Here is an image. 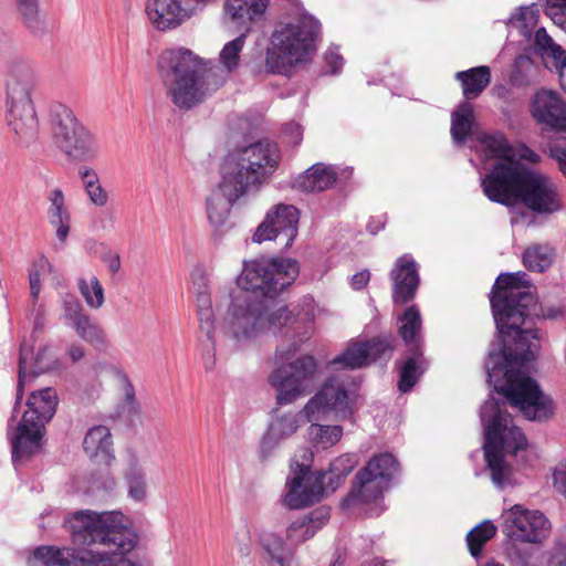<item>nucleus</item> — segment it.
Here are the masks:
<instances>
[{
  "label": "nucleus",
  "mask_w": 566,
  "mask_h": 566,
  "mask_svg": "<svg viewBox=\"0 0 566 566\" xmlns=\"http://www.w3.org/2000/svg\"><path fill=\"white\" fill-rule=\"evenodd\" d=\"M490 304L497 332L484 367L488 382L502 396H490L481 406L480 419L484 431L483 451L491 480L503 489L511 475L505 453L526 450L527 438L521 428L512 424L506 405L517 408L530 421L546 422L554 416V401L524 367L535 359L539 347V329L524 327L539 317L534 291H515L514 281L501 273L492 287Z\"/></svg>",
  "instance_id": "obj_1"
},
{
  "label": "nucleus",
  "mask_w": 566,
  "mask_h": 566,
  "mask_svg": "<svg viewBox=\"0 0 566 566\" xmlns=\"http://www.w3.org/2000/svg\"><path fill=\"white\" fill-rule=\"evenodd\" d=\"M300 274L295 259L280 256L252 260L244 263L237 283L242 292L231 297L230 325L226 335L237 349L253 344L266 332L282 338L276 346V359L284 360L295 354L310 338L307 324L286 305L272 311L279 295L291 286Z\"/></svg>",
  "instance_id": "obj_2"
},
{
  "label": "nucleus",
  "mask_w": 566,
  "mask_h": 566,
  "mask_svg": "<svg viewBox=\"0 0 566 566\" xmlns=\"http://www.w3.org/2000/svg\"><path fill=\"white\" fill-rule=\"evenodd\" d=\"M63 526L71 545L39 546L28 557V566H142L127 556L138 535L122 512L78 510L64 517Z\"/></svg>",
  "instance_id": "obj_3"
},
{
  "label": "nucleus",
  "mask_w": 566,
  "mask_h": 566,
  "mask_svg": "<svg viewBox=\"0 0 566 566\" xmlns=\"http://www.w3.org/2000/svg\"><path fill=\"white\" fill-rule=\"evenodd\" d=\"M243 34L227 42L219 54L220 65L186 48L164 51L157 61L158 74L171 103L189 111L217 92L240 63Z\"/></svg>",
  "instance_id": "obj_4"
},
{
  "label": "nucleus",
  "mask_w": 566,
  "mask_h": 566,
  "mask_svg": "<svg viewBox=\"0 0 566 566\" xmlns=\"http://www.w3.org/2000/svg\"><path fill=\"white\" fill-rule=\"evenodd\" d=\"M274 143L260 140L231 153L224 163L218 191L207 198V216L213 227L226 223L233 205L252 188L258 189L279 167Z\"/></svg>",
  "instance_id": "obj_5"
},
{
  "label": "nucleus",
  "mask_w": 566,
  "mask_h": 566,
  "mask_svg": "<svg viewBox=\"0 0 566 566\" xmlns=\"http://www.w3.org/2000/svg\"><path fill=\"white\" fill-rule=\"evenodd\" d=\"M356 453H344L335 458L327 470L311 471L310 464L292 463L286 479L284 504L291 510L311 506L319 502L325 491L334 493L346 481L358 464Z\"/></svg>",
  "instance_id": "obj_6"
},
{
  "label": "nucleus",
  "mask_w": 566,
  "mask_h": 566,
  "mask_svg": "<svg viewBox=\"0 0 566 566\" xmlns=\"http://www.w3.org/2000/svg\"><path fill=\"white\" fill-rule=\"evenodd\" d=\"M36 82V72L29 61L12 62L7 82V122L15 136L14 142L22 147L39 139V119L31 98Z\"/></svg>",
  "instance_id": "obj_7"
},
{
  "label": "nucleus",
  "mask_w": 566,
  "mask_h": 566,
  "mask_svg": "<svg viewBox=\"0 0 566 566\" xmlns=\"http://www.w3.org/2000/svg\"><path fill=\"white\" fill-rule=\"evenodd\" d=\"M49 125L54 146L71 161H93L99 154V143L74 112L61 103L49 107Z\"/></svg>",
  "instance_id": "obj_8"
},
{
  "label": "nucleus",
  "mask_w": 566,
  "mask_h": 566,
  "mask_svg": "<svg viewBox=\"0 0 566 566\" xmlns=\"http://www.w3.org/2000/svg\"><path fill=\"white\" fill-rule=\"evenodd\" d=\"M57 403L56 391L51 387L31 392L27 401L28 410L11 437L13 463L32 457L41 449L44 424L55 415Z\"/></svg>",
  "instance_id": "obj_9"
},
{
  "label": "nucleus",
  "mask_w": 566,
  "mask_h": 566,
  "mask_svg": "<svg viewBox=\"0 0 566 566\" xmlns=\"http://www.w3.org/2000/svg\"><path fill=\"white\" fill-rule=\"evenodd\" d=\"M399 471L400 464L392 453L374 454L356 473L349 492L340 501V507L350 510L382 497Z\"/></svg>",
  "instance_id": "obj_10"
},
{
  "label": "nucleus",
  "mask_w": 566,
  "mask_h": 566,
  "mask_svg": "<svg viewBox=\"0 0 566 566\" xmlns=\"http://www.w3.org/2000/svg\"><path fill=\"white\" fill-rule=\"evenodd\" d=\"M317 371L318 363L312 355H301L279 365L269 376V384L275 390L276 405H291L308 395Z\"/></svg>",
  "instance_id": "obj_11"
},
{
  "label": "nucleus",
  "mask_w": 566,
  "mask_h": 566,
  "mask_svg": "<svg viewBox=\"0 0 566 566\" xmlns=\"http://www.w3.org/2000/svg\"><path fill=\"white\" fill-rule=\"evenodd\" d=\"M322 24L304 12L290 22H279L271 35V44L291 55L296 62L308 61L317 50Z\"/></svg>",
  "instance_id": "obj_12"
},
{
  "label": "nucleus",
  "mask_w": 566,
  "mask_h": 566,
  "mask_svg": "<svg viewBox=\"0 0 566 566\" xmlns=\"http://www.w3.org/2000/svg\"><path fill=\"white\" fill-rule=\"evenodd\" d=\"M528 167L520 159L496 161L481 179L484 196L492 202L507 208L518 205L520 190Z\"/></svg>",
  "instance_id": "obj_13"
},
{
  "label": "nucleus",
  "mask_w": 566,
  "mask_h": 566,
  "mask_svg": "<svg viewBox=\"0 0 566 566\" xmlns=\"http://www.w3.org/2000/svg\"><path fill=\"white\" fill-rule=\"evenodd\" d=\"M396 349V336L381 333L365 342H352L343 353L332 359L331 365L335 369H359L374 363L387 365Z\"/></svg>",
  "instance_id": "obj_14"
},
{
  "label": "nucleus",
  "mask_w": 566,
  "mask_h": 566,
  "mask_svg": "<svg viewBox=\"0 0 566 566\" xmlns=\"http://www.w3.org/2000/svg\"><path fill=\"white\" fill-rule=\"evenodd\" d=\"M300 211L293 205L280 203L268 211L264 220L258 226L252 235V241H279L281 250L286 251L292 247L298 233Z\"/></svg>",
  "instance_id": "obj_15"
},
{
  "label": "nucleus",
  "mask_w": 566,
  "mask_h": 566,
  "mask_svg": "<svg viewBox=\"0 0 566 566\" xmlns=\"http://www.w3.org/2000/svg\"><path fill=\"white\" fill-rule=\"evenodd\" d=\"M549 521L539 511L514 505L503 515L502 532L512 542L541 543L549 534Z\"/></svg>",
  "instance_id": "obj_16"
},
{
  "label": "nucleus",
  "mask_w": 566,
  "mask_h": 566,
  "mask_svg": "<svg viewBox=\"0 0 566 566\" xmlns=\"http://www.w3.org/2000/svg\"><path fill=\"white\" fill-rule=\"evenodd\" d=\"M518 203L537 214H552L563 208L556 185L549 177L531 168L523 180Z\"/></svg>",
  "instance_id": "obj_17"
},
{
  "label": "nucleus",
  "mask_w": 566,
  "mask_h": 566,
  "mask_svg": "<svg viewBox=\"0 0 566 566\" xmlns=\"http://www.w3.org/2000/svg\"><path fill=\"white\" fill-rule=\"evenodd\" d=\"M33 345H29L24 339L20 344L19 361H18V384L15 392V402L12 415L9 419V426L15 421L19 408L24 394V384L28 376L34 378L54 367V358L50 356V347L41 346L33 358L30 371H28V361L32 359Z\"/></svg>",
  "instance_id": "obj_18"
},
{
  "label": "nucleus",
  "mask_w": 566,
  "mask_h": 566,
  "mask_svg": "<svg viewBox=\"0 0 566 566\" xmlns=\"http://www.w3.org/2000/svg\"><path fill=\"white\" fill-rule=\"evenodd\" d=\"M389 279L392 283V303L408 304L415 300L420 286L419 264L411 254H403L395 261Z\"/></svg>",
  "instance_id": "obj_19"
},
{
  "label": "nucleus",
  "mask_w": 566,
  "mask_h": 566,
  "mask_svg": "<svg viewBox=\"0 0 566 566\" xmlns=\"http://www.w3.org/2000/svg\"><path fill=\"white\" fill-rule=\"evenodd\" d=\"M349 408V394L343 381L328 378L318 392L303 408L306 421H317L328 410L345 411Z\"/></svg>",
  "instance_id": "obj_20"
},
{
  "label": "nucleus",
  "mask_w": 566,
  "mask_h": 566,
  "mask_svg": "<svg viewBox=\"0 0 566 566\" xmlns=\"http://www.w3.org/2000/svg\"><path fill=\"white\" fill-rule=\"evenodd\" d=\"M533 118L554 130L566 132V102L554 91H538L531 103Z\"/></svg>",
  "instance_id": "obj_21"
},
{
  "label": "nucleus",
  "mask_w": 566,
  "mask_h": 566,
  "mask_svg": "<svg viewBox=\"0 0 566 566\" xmlns=\"http://www.w3.org/2000/svg\"><path fill=\"white\" fill-rule=\"evenodd\" d=\"M145 11L154 28L159 31L176 29L191 17L186 0H147Z\"/></svg>",
  "instance_id": "obj_22"
},
{
  "label": "nucleus",
  "mask_w": 566,
  "mask_h": 566,
  "mask_svg": "<svg viewBox=\"0 0 566 566\" xmlns=\"http://www.w3.org/2000/svg\"><path fill=\"white\" fill-rule=\"evenodd\" d=\"M395 366L398 373V390L402 394L411 391L429 368L424 348L405 349Z\"/></svg>",
  "instance_id": "obj_23"
},
{
  "label": "nucleus",
  "mask_w": 566,
  "mask_h": 566,
  "mask_svg": "<svg viewBox=\"0 0 566 566\" xmlns=\"http://www.w3.org/2000/svg\"><path fill=\"white\" fill-rule=\"evenodd\" d=\"M301 418H305L303 409L298 413L287 412L272 419L261 439L260 457L262 460H266L283 440L297 431Z\"/></svg>",
  "instance_id": "obj_24"
},
{
  "label": "nucleus",
  "mask_w": 566,
  "mask_h": 566,
  "mask_svg": "<svg viewBox=\"0 0 566 566\" xmlns=\"http://www.w3.org/2000/svg\"><path fill=\"white\" fill-rule=\"evenodd\" d=\"M397 333L405 344V349L424 348L422 316L417 304L407 306L397 316Z\"/></svg>",
  "instance_id": "obj_25"
},
{
  "label": "nucleus",
  "mask_w": 566,
  "mask_h": 566,
  "mask_svg": "<svg viewBox=\"0 0 566 566\" xmlns=\"http://www.w3.org/2000/svg\"><path fill=\"white\" fill-rule=\"evenodd\" d=\"M337 179L334 167L316 163L294 178L292 188L303 192H321L333 187Z\"/></svg>",
  "instance_id": "obj_26"
},
{
  "label": "nucleus",
  "mask_w": 566,
  "mask_h": 566,
  "mask_svg": "<svg viewBox=\"0 0 566 566\" xmlns=\"http://www.w3.org/2000/svg\"><path fill=\"white\" fill-rule=\"evenodd\" d=\"M83 450L88 458L111 464L114 459L111 430L102 424L88 429L83 439Z\"/></svg>",
  "instance_id": "obj_27"
},
{
  "label": "nucleus",
  "mask_w": 566,
  "mask_h": 566,
  "mask_svg": "<svg viewBox=\"0 0 566 566\" xmlns=\"http://www.w3.org/2000/svg\"><path fill=\"white\" fill-rule=\"evenodd\" d=\"M50 206L48 208V218L61 242H64L70 233L71 213L65 203V197L60 188H55L48 195Z\"/></svg>",
  "instance_id": "obj_28"
},
{
  "label": "nucleus",
  "mask_w": 566,
  "mask_h": 566,
  "mask_svg": "<svg viewBox=\"0 0 566 566\" xmlns=\"http://www.w3.org/2000/svg\"><path fill=\"white\" fill-rule=\"evenodd\" d=\"M467 102L478 98L491 82V70L486 65L471 67L455 73Z\"/></svg>",
  "instance_id": "obj_29"
},
{
  "label": "nucleus",
  "mask_w": 566,
  "mask_h": 566,
  "mask_svg": "<svg viewBox=\"0 0 566 566\" xmlns=\"http://www.w3.org/2000/svg\"><path fill=\"white\" fill-rule=\"evenodd\" d=\"M474 124L473 106L461 102L451 115V136L455 144L463 145L471 135Z\"/></svg>",
  "instance_id": "obj_30"
},
{
  "label": "nucleus",
  "mask_w": 566,
  "mask_h": 566,
  "mask_svg": "<svg viewBox=\"0 0 566 566\" xmlns=\"http://www.w3.org/2000/svg\"><path fill=\"white\" fill-rule=\"evenodd\" d=\"M269 0H226L224 11L233 21H253L263 15Z\"/></svg>",
  "instance_id": "obj_31"
},
{
  "label": "nucleus",
  "mask_w": 566,
  "mask_h": 566,
  "mask_svg": "<svg viewBox=\"0 0 566 566\" xmlns=\"http://www.w3.org/2000/svg\"><path fill=\"white\" fill-rule=\"evenodd\" d=\"M258 542L269 556L271 563H275L276 566H286L290 551L282 536L274 532L262 531L259 533Z\"/></svg>",
  "instance_id": "obj_32"
},
{
  "label": "nucleus",
  "mask_w": 566,
  "mask_h": 566,
  "mask_svg": "<svg viewBox=\"0 0 566 566\" xmlns=\"http://www.w3.org/2000/svg\"><path fill=\"white\" fill-rule=\"evenodd\" d=\"M480 143L490 158L499 159V161L517 160L513 146L502 132L484 134L480 138Z\"/></svg>",
  "instance_id": "obj_33"
},
{
  "label": "nucleus",
  "mask_w": 566,
  "mask_h": 566,
  "mask_svg": "<svg viewBox=\"0 0 566 566\" xmlns=\"http://www.w3.org/2000/svg\"><path fill=\"white\" fill-rule=\"evenodd\" d=\"M497 527L490 520L483 521L467 534V545L470 554L478 558L485 544L496 535Z\"/></svg>",
  "instance_id": "obj_34"
},
{
  "label": "nucleus",
  "mask_w": 566,
  "mask_h": 566,
  "mask_svg": "<svg viewBox=\"0 0 566 566\" xmlns=\"http://www.w3.org/2000/svg\"><path fill=\"white\" fill-rule=\"evenodd\" d=\"M78 177L91 202L104 207L108 201V193L102 187L97 172L93 168L82 166L78 169Z\"/></svg>",
  "instance_id": "obj_35"
},
{
  "label": "nucleus",
  "mask_w": 566,
  "mask_h": 566,
  "mask_svg": "<svg viewBox=\"0 0 566 566\" xmlns=\"http://www.w3.org/2000/svg\"><path fill=\"white\" fill-rule=\"evenodd\" d=\"M17 9L29 31L35 36H42L46 31L45 22L39 15L38 0H15Z\"/></svg>",
  "instance_id": "obj_36"
},
{
  "label": "nucleus",
  "mask_w": 566,
  "mask_h": 566,
  "mask_svg": "<svg viewBox=\"0 0 566 566\" xmlns=\"http://www.w3.org/2000/svg\"><path fill=\"white\" fill-rule=\"evenodd\" d=\"M311 422L308 437L316 449H327L340 440L343 436V428L340 426H324L314 421Z\"/></svg>",
  "instance_id": "obj_37"
},
{
  "label": "nucleus",
  "mask_w": 566,
  "mask_h": 566,
  "mask_svg": "<svg viewBox=\"0 0 566 566\" xmlns=\"http://www.w3.org/2000/svg\"><path fill=\"white\" fill-rule=\"evenodd\" d=\"M331 510L328 506L322 505L293 521L286 528L287 535L294 537L295 532L302 530L307 524L321 530L329 520Z\"/></svg>",
  "instance_id": "obj_38"
},
{
  "label": "nucleus",
  "mask_w": 566,
  "mask_h": 566,
  "mask_svg": "<svg viewBox=\"0 0 566 566\" xmlns=\"http://www.w3.org/2000/svg\"><path fill=\"white\" fill-rule=\"evenodd\" d=\"M124 480L128 496L135 502H142L147 496V484L144 471L136 464L125 472Z\"/></svg>",
  "instance_id": "obj_39"
},
{
  "label": "nucleus",
  "mask_w": 566,
  "mask_h": 566,
  "mask_svg": "<svg viewBox=\"0 0 566 566\" xmlns=\"http://www.w3.org/2000/svg\"><path fill=\"white\" fill-rule=\"evenodd\" d=\"M522 261L528 271L541 273L551 266L552 255L547 247L536 245L524 251Z\"/></svg>",
  "instance_id": "obj_40"
},
{
  "label": "nucleus",
  "mask_w": 566,
  "mask_h": 566,
  "mask_svg": "<svg viewBox=\"0 0 566 566\" xmlns=\"http://www.w3.org/2000/svg\"><path fill=\"white\" fill-rule=\"evenodd\" d=\"M294 59L281 51L276 45L269 46L265 53V73L283 74L290 65L296 64Z\"/></svg>",
  "instance_id": "obj_41"
},
{
  "label": "nucleus",
  "mask_w": 566,
  "mask_h": 566,
  "mask_svg": "<svg viewBox=\"0 0 566 566\" xmlns=\"http://www.w3.org/2000/svg\"><path fill=\"white\" fill-rule=\"evenodd\" d=\"M78 290L91 308L97 310L104 304V289L96 276H92L90 282L80 279Z\"/></svg>",
  "instance_id": "obj_42"
},
{
  "label": "nucleus",
  "mask_w": 566,
  "mask_h": 566,
  "mask_svg": "<svg viewBox=\"0 0 566 566\" xmlns=\"http://www.w3.org/2000/svg\"><path fill=\"white\" fill-rule=\"evenodd\" d=\"M191 291L196 295L197 303L208 304L211 301L208 275L200 269L191 272Z\"/></svg>",
  "instance_id": "obj_43"
},
{
  "label": "nucleus",
  "mask_w": 566,
  "mask_h": 566,
  "mask_svg": "<svg viewBox=\"0 0 566 566\" xmlns=\"http://www.w3.org/2000/svg\"><path fill=\"white\" fill-rule=\"evenodd\" d=\"M197 314L200 332L206 335L208 340H211L214 333V316L211 301H208L207 305L197 303Z\"/></svg>",
  "instance_id": "obj_44"
},
{
  "label": "nucleus",
  "mask_w": 566,
  "mask_h": 566,
  "mask_svg": "<svg viewBox=\"0 0 566 566\" xmlns=\"http://www.w3.org/2000/svg\"><path fill=\"white\" fill-rule=\"evenodd\" d=\"M124 381V399L119 406L120 412L127 416H136L139 413L140 405L135 396V388L126 375L123 376Z\"/></svg>",
  "instance_id": "obj_45"
},
{
  "label": "nucleus",
  "mask_w": 566,
  "mask_h": 566,
  "mask_svg": "<svg viewBox=\"0 0 566 566\" xmlns=\"http://www.w3.org/2000/svg\"><path fill=\"white\" fill-rule=\"evenodd\" d=\"M534 23V14L528 8H521V11L516 14H512L509 19V24L517 29L524 38L532 35V25Z\"/></svg>",
  "instance_id": "obj_46"
},
{
  "label": "nucleus",
  "mask_w": 566,
  "mask_h": 566,
  "mask_svg": "<svg viewBox=\"0 0 566 566\" xmlns=\"http://www.w3.org/2000/svg\"><path fill=\"white\" fill-rule=\"evenodd\" d=\"M63 318L66 325L72 324L80 316L85 314L84 307L80 300L73 294H65L62 300Z\"/></svg>",
  "instance_id": "obj_47"
},
{
  "label": "nucleus",
  "mask_w": 566,
  "mask_h": 566,
  "mask_svg": "<svg viewBox=\"0 0 566 566\" xmlns=\"http://www.w3.org/2000/svg\"><path fill=\"white\" fill-rule=\"evenodd\" d=\"M532 66V60L526 55H518L515 59L510 81L515 86H524L530 83L528 75L525 71H523L524 67H531Z\"/></svg>",
  "instance_id": "obj_48"
},
{
  "label": "nucleus",
  "mask_w": 566,
  "mask_h": 566,
  "mask_svg": "<svg viewBox=\"0 0 566 566\" xmlns=\"http://www.w3.org/2000/svg\"><path fill=\"white\" fill-rule=\"evenodd\" d=\"M549 158L554 159L562 175L566 178V138H557L547 145Z\"/></svg>",
  "instance_id": "obj_49"
},
{
  "label": "nucleus",
  "mask_w": 566,
  "mask_h": 566,
  "mask_svg": "<svg viewBox=\"0 0 566 566\" xmlns=\"http://www.w3.org/2000/svg\"><path fill=\"white\" fill-rule=\"evenodd\" d=\"M545 12L566 32V0H545Z\"/></svg>",
  "instance_id": "obj_50"
},
{
  "label": "nucleus",
  "mask_w": 566,
  "mask_h": 566,
  "mask_svg": "<svg viewBox=\"0 0 566 566\" xmlns=\"http://www.w3.org/2000/svg\"><path fill=\"white\" fill-rule=\"evenodd\" d=\"M78 337L98 349L105 347L107 343L105 332L95 321Z\"/></svg>",
  "instance_id": "obj_51"
},
{
  "label": "nucleus",
  "mask_w": 566,
  "mask_h": 566,
  "mask_svg": "<svg viewBox=\"0 0 566 566\" xmlns=\"http://www.w3.org/2000/svg\"><path fill=\"white\" fill-rule=\"evenodd\" d=\"M547 566H566V528L549 553Z\"/></svg>",
  "instance_id": "obj_52"
},
{
  "label": "nucleus",
  "mask_w": 566,
  "mask_h": 566,
  "mask_svg": "<svg viewBox=\"0 0 566 566\" xmlns=\"http://www.w3.org/2000/svg\"><path fill=\"white\" fill-rule=\"evenodd\" d=\"M553 485L566 499V462L559 463L554 469Z\"/></svg>",
  "instance_id": "obj_53"
},
{
  "label": "nucleus",
  "mask_w": 566,
  "mask_h": 566,
  "mask_svg": "<svg viewBox=\"0 0 566 566\" xmlns=\"http://www.w3.org/2000/svg\"><path fill=\"white\" fill-rule=\"evenodd\" d=\"M325 61L327 66L329 67L328 71L325 72V74H337L343 65H344V59L340 54L329 49L325 53Z\"/></svg>",
  "instance_id": "obj_54"
},
{
  "label": "nucleus",
  "mask_w": 566,
  "mask_h": 566,
  "mask_svg": "<svg viewBox=\"0 0 566 566\" xmlns=\"http://www.w3.org/2000/svg\"><path fill=\"white\" fill-rule=\"evenodd\" d=\"M507 279L514 281L515 291H532L535 290L528 281V276L525 272H506Z\"/></svg>",
  "instance_id": "obj_55"
},
{
  "label": "nucleus",
  "mask_w": 566,
  "mask_h": 566,
  "mask_svg": "<svg viewBox=\"0 0 566 566\" xmlns=\"http://www.w3.org/2000/svg\"><path fill=\"white\" fill-rule=\"evenodd\" d=\"M542 54H546L554 60L560 62L562 73L566 74V51L554 41L547 48V50L543 51Z\"/></svg>",
  "instance_id": "obj_56"
},
{
  "label": "nucleus",
  "mask_w": 566,
  "mask_h": 566,
  "mask_svg": "<svg viewBox=\"0 0 566 566\" xmlns=\"http://www.w3.org/2000/svg\"><path fill=\"white\" fill-rule=\"evenodd\" d=\"M30 296L32 298L33 307H35L39 294L41 292V274L38 270L29 271Z\"/></svg>",
  "instance_id": "obj_57"
},
{
  "label": "nucleus",
  "mask_w": 566,
  "mask_h": 566,
  "mask_svg": "<svg viewBox=\"0 0 566 566\" xmlns=\"http://www.w3.org/2000/svg\"><path fill=\"white\" fill-rule=\"evenodd\" d=\"M216 344L214 338L212 337L211 340L207 339V344H205L203 353H202V359L203 365L207 370H211L214 367L216 364Z\"/></svg>",
  "instance_id": "obj_58"
},
{
  "label": "nucleus",
  "mask_w": 566,
  "mask_h": 566,
  "mask_svg": "<svg viewBox=\"0 0 566 566\" xmlns=\"http://www.w3.org/2000/svg\"><path fill=\"white\" fill-rule=\"evenodd\" d=\"M282 132L289 136L294 144H300L303 138V128L295 122H290L283 125Z\"/></svg>",
  "instance_id": "obj_59"
},
{
  "label": "nucleus",
  "mask_w": 566,
  "mask_h": 566,
  "mask_svg": "<svg viewBox=\"0 0 566 566\" xmlns=\"http://www.w3.org/2000/svg\"><path fill=\"white\" fill-rule=\"evenodd\" d=\"M317 531L318 530H316V527L312 526V524H307L302 530L295 532L294 537L289 536L287 534H286V536L291 542H293L295 544H300V543H303V542L312 538L316 534Z\"/></svg>",
  "instance_id": "obj_60"
},
{
  "label": "nucleus",
  "mask_w": 566,
  "mask_h": 566,
  "mask_svg": "<svg viewBox=\"0 0 566 566\" xmlns=\"http://www.w3.org/2000/svg\"><path fill=\"white\" fill-rule=\"evenodd\" d=\"M370 280V272L368 270H363L360 272L355 273L350 279V286L355 291L363 290Z\"/></svg>",
  "instance_id": "obj_61"
},
{
  "label": "nucleus",
  "mask_w": 566,
  "mask_h": 566,
  "mask_svg": "<svg viewBox=\"0 0 566 566\" xmlns=\"http://www.w3.org/2000/svg\"><path fill=\"white\" fill-rule=\"evenodd\" d=\"M553 42V39L547 34L545 28H538L535 31L534 43L535 46L541 51L547 50Z\"/></svg>",
  "instance_id": "obj_62"
},
{
  "label": "nucleus",
  "mask_w": 566,
  "mask_h": 566,
  "mask_svg": "<svg viewBox=\"0 0 566 566\" xmlns=\"http://www.w3.org/2000/svg\"><path fill=\"white\" fill-rule=\"evenodd\" d=\"M386 226V216L370 217L366 226V230L376 235L379 231L384 230Z\"/></svg>",
  "instance_id": "obj_63"
},
{
  "label": "nucleus",
  "mask_w": 566,
  "mask_h": 566,
  "mask_svg": "<svg viewBox=\"0 0 566 566\" xmlns=\"http://www.w3.org/2000/svg\"><path fill=\"white\" fill-rule=\"evenodd\" d=\"M93 322L94 319L85 313L69 326H71L76 332L77 336H80Z\"/></svg>",
  "instance_id": "obj_64"
}]
</instances>
